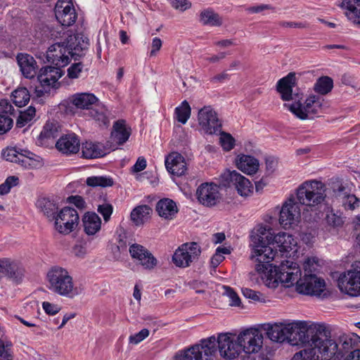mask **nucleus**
I'll return each instance as SVG.
<instances>
[{"label":"nucleus","instance_id":"32","mask_svg":"<svg viewBox=\"0 0 360 360\" xmlns=\"http://www.w3.org/2000/svg\"><path fill=\"white\" fill-rule=\"evenodd\" d=\"M334 192L335 197L342 203L346 210H353L359 207V199L354 195L350 194L345 187L340 186Z\"/></svg>","mask_w":360,"mask_h":360},{"label":"nucleus","instance_id":"18","mask_svg":"<svg viewBox=\"0 0 360 360\" xmlns=\"http://www.w3.org/2000/svg\"><path fill=\"white\" fill-rule=\"evenodd\" d=\"M25 269L20 264L9 258L0 259V280L6 276L15 283L22 280Z\"/></svg>","mask_w":360,"mask_h":360},{"label":"nucleus","instance_id":"23","mask_svg":"<svg viewBox=\"0 0 360 360\" xmlns=\"http://www.w3.org/2000/svg\"><path fill=\"white\" fill-rule=\"evenodd\" d=\"M165 167L169 173L177 176L184 175L187 170L184 157L177 152H172L166 157Z\"/></svg>","mask_w":360,"mask_h":360},{"label":"nucleus","instance_id":"27","mask_svg":"<svg viewBox=\"0 0 360 360\" xmlns=\"http://www.w3.org/2000/svg\"><path fill=\"white\" fill-rule=\"evenodd\" d=\"M131 129L127 127L125 121L117 120L113 124L110 141L116 146L122 145L129 139Z\"/></svg>","mask_w":360,"mask_h":360},{"label":"nucleus","instance_id":"40","mask_svg":"<svg viewBox=\"0 0 360 360\" xmlns=\"http://www.w3.org/2000/svg\"><path fill=\"white\" fill-rule=\"evenodd\" d=\"M200 21L203 25L211 26H220L222 24V20L218 13L212 9H207L200 13Z\"/></svg>","mask_w":360,"mask_h":360},{"label":"nucleus","instance_id":"16","mask_svg":"<svg viewBox=\"0 0 360 360\" xmlns=\"http://www.w3.org/2000/svg\"><path fill=\"white\" fill-rule=\"evenodd\" d=\"M299 204L292 196L283 204L280 211L279 222L285 229L290 228L299 222L301 216Z\"/></svg>","mask_w":360,"mask_h":360},{"label":"nucleus","instance_id":"55","mask_svg":"<svg viewBox=\"0 0 360 360\" xmlns=\"http://www.w3.org/2000/svg\"><path fill=\"white\" fill-rule=\"evenodd\" d=\"M83 65L81 63H77L72 64L68 69V76L71 79H76L79 77L80 73L82 71Z\"/></svg>","mask_w":360,"mask_h":360},{"label":"nucleus","instance_id":"47","mask_svg":"<svg viewBox=\"0 0 360 360\" xmlns=\"http://www.w3.org/2000/svg\"><path fill=\"white\" fill-rule=\"evenodd\" d=\"M223 295H225L229 298V304L231 306L239 307L241 302L237 293L229 286H223Z\"/></svg>","mask_w":360,"mask_h":360},{"label":"nucleus","instance_id":"13","mask_svg":"<svg viewBox=\"0 0 360 360\" xmlns=\"http://www.w3.org/2000/svg\"><path fill=\"white\" fill-rule=\"evenodd\" d=\"M53 220L56 230L60 233L67 235L77 228L79 217L76 210L65 207L56 214Z\"/></svg>","mask_w":360,"mask_h":360},{"label":"nucleus","instance_id":"44","mask_svg":"<svg viewBox=\"0 0 360 360\" xmlns=\"http://www.w3.org/2000/svg\"><path fill=\"white\" fill-rule=\"evenodd\" d=\"M86 183L89 186L91 187H109L112 186L114 184L113 179L109 176H89L86 179Z\"/></svg>","mask_w":360,"mask_h":360},{"label":"nucleus","instance_id":"12","mask_svg":"<svg viewBox=\"0 0 360 360\" xmlns=\"http://www.w3.org/2000/svg\"><path fill=\"white\" fill-rule=\"evenodd\" d=\"M200 254L201 248L197 243H186L176 250L172 257V261L176 266L186 268L197 262Z\"/></svg>","mask_w":360,"mask_h":360},{"label":"nucleus","instance_id":"8","mask_svg":"<svg viewBox=\"0 0 360 360\" xmlns=\"http://www.w3.org/2000/svg\"><path fill=\"white\" fill-rule=\"evenodd\" d=\"M325 106L323 98L316 95L309 96L304 103L298 101L292 104H284L285 108L300 120L313 118L315 115L322 112Z\"/></svg>","mask_w":360,"mask_h":360},{"label":"nucleus","instance_id":"34","mask_svg":"<svg viewBox=\"0 0 360 360\" xmlns=\"http://www.w3.org/2000/svg\"><path fill=\"white\" fill-rule=\"evenodd\" d=\"M84 231L88 236H94L101 230V219L95 212H87L83 217Z\"/></svg>","mask_w":360,"mask_h":360},{"label":"nucleus","instance_id":"2","mask_svg":"<svg viewBox=\"0 0 360 360\" xmlns=\"http://www.w3.org/2000/svg\"><path fill=\"white\" fill-rule=\"evenodd\" d=\"M217 343L220 355L225 359H233L240 354L237 338L235 339L231 333H220L217 338L211 336L202 339L200 344L186 350L182 360H211L212 356L217 352Z\"/></svg>","mask_w":360,"mask_h":360},{"label":"nucleus","instance_id":"5","mask_svg":"<svg viewBox=\"0 0 360 360\" xmlns=\"http://www.w3.org/2000/svg\"><path fill=\"white\" fill-rule=\"evenodd\" d=\"M343 356L337 342L320 332L312 338V347L295 353L292 360H341Z\"/></svg>","mask_w":360,"mask_h":360},{"label":"nucleus","instance_id":"43","mask_svg":"<svg viewBox=\"0 0 360 360\" xmlns=\"http://www.w3.org/2000/svg\"><path fill=\"white\" fill-rule=\"evenodd\" d=\"M107 113L108 110L103 107L91 108L89 110V116L95 120L99 125H109V120Z\"/></svg>","mask_w":360,"mask_h":360},{"label":"nucleus","instance_id":"46","mask_svg":"<svg viewBox=\"0 0 360 360\" xmlns=\"http://www.w3.org/2000/svg\"><path fill=\"white\" fill-rule=\"evenodd\" d=\"M36 110L34 107L30 106L24 111H21L16 121V126L19 128L23 127L30 122L35 116Z\"/></svg>","mask_w":360,"mask_h":360},{"label":"nucleus","instance_id":"21","mask_svg":"<svg viewBox=\"0 0 360 360\" xmlns=\"http://www.w3.org/2000/svg\"><path fill=\"white\" fill-rule=\"evenodd\" d=\"M129 252L131 257L137 259L146 269H153L158 264V261L153 254L141 245H131L129 248Z\"/></svg>","mask_w":360,"mask_h":360},{"label":"nucleus","instance_id":"6","mask_svg":"<svg viewBox=\"0 0 360 360\" xmlns=\"http://www.w3.org/2000/svg\"><path fill=\"white\" fill-rule=\"evenodd\" d=\"M46 278L49 288L53 292L69 298L79 295L72 277L65 269L58 266H53L47 272Z\"/></svg>","mask_w":360,"mask_h":360},{"label":"nucleus","instance_id":"30","mask_svg":"<svg viewBox=\"0 0 360 360\" xmlns=\"http://www.w3.org/2000/svg\"><path fill=\"white\" fill-rule=\"evenodd\" d=\"M295 84V73L290 72L286 77L279 79L277 82L276 89L281 95L283 101L293 100L292 88Z\"/></svg>","mask_w":360,"mask_h":360},{"label":"nucleus","instance_id":"11","mask_svg":"<svg viewBox=\"0 0 360 360\" xmlns=\"http://www.w3.org/2000/svg\"><path fill=\"white\" fill-rule=\"evenodd\" d=\"M237 340L240 347V352L248 354L258 353L263 345L262 332L256 328H249L239 333Z\"/></svg>","mask_w":360,"mask_h":360},{"label":"nucleus","instance_id":"63","mask_svg":"<svg viewBox=\"0 0 360 360\" xmlns=\"http://www.w3.org/2000/svg\"><path fill=\"white\" fill-rule=\"evenodd\" d=\"M340 341L342 342V349L345 352H348L349 349L353 348L354 342L350 337L342 336Z\"/></svg>","mask_w":360,"mask_h":360},{"label":"nucleus","instance_id":"53","mask_svg":"<svg viewBox=\"0 0 360 360\" xmlns=\"http://www.w3.org/2000/svg\"><path fill=\"white\" fill-rule=\"evenodd\" d=\"M326 219L328 224L333 227L341 226L344 224L343 219L333 212L328 214Z\"/></svg>","mask_w":360,"mask_h":360},{"label":"nucleus","instance_id":"59","mask_svg":"<svg viewBox=\"0 0 360 360\" xmlns=\"http://www.w3.org/2000/svg\"><path fill=\"white\" fill-rule=\"evenodd\" d=\"M68 200L70 203L75 205L77 207L82 209L85 206L84 199L79 195H72L68 197Z\"/></svg>","mask_w":360,"mask_h":360},{"label":"nucleus","instance_id":"26","mask_svg":"<svg viewBox=\"0 0 360 360\" xmlns=\"http://www.w3.org/2000/svg\"><path fill=\"white\" fill-rule=\"evenodd\" d=\"M17 60L23 76L28 79L34 78L37 72L38 65L34 58L27 53H19Z\"/></svg>","mask_w":360,"mask_h":360},{"label":"nucleus","instance_id":"49","mask_svg":"<svg viewBox=\"0 0 360 360\" xmlns=\"http://www.w3.org/2000/svg\"><path fill=\"white\" fill-rule=\"evenodd\" d=\"M234 139L231 134L226 133H222L220 137V143L222 148L226 150H231L234 146Z\"/></svg>","mask_w":360,"mask_h":360},{"label":"nucleus","instance_id":"19","mask_svg":"<svg viewBox=\"0 0 360 360\" xmlns=\"http://www.w3.org/2000/svg\"><path fill=\"white\" fill-rule=\"evenodd\" d=\"M198 122L203 130L210 134L220 131L221 124L217 113L210 107H204L198 112Z\"/></svg>","mask_w":360,"mask_h":360},{"label":"nucleus","instance_id":"36","mask_svg":"<svg viewBox=\"0 0 360 360\" xmlns=\"http://www.w3.org/2000/svg\"><path fill=\"white\" fill-rule=\"evenodd\" d=\"M82 157L86 159L98 158L105 155L102 145L91 141L82 143Z\"/></svg>","mask_w":360,"mask_h":360},{"label":"nucleus","instance_id":"24","mask_svg":"<svg viewBox=\"0 0 360 360\" xmlns=\"http://www.w3.org/2000/svg\"><path fill=\"white\" fill-rule=\"evenodd\" d=\"M60 131V126L57 121H47L38 137L39 143L45 146L53 144L55 139L59 136Z\"/></svg>","mask_w":360,"mask_h":360},{"label":"nucleus","instance_id":"20","mask_svg":"<svg viewBox=\"0 0 360 360\" xmlns=\"http://www.w3.org/2000/svg\"><path fill=\"white\" fill-rule=\"evenodd\" d=\"M199 202L207 207H212L217 204L219 199V187L213 183L201 184L196 191Z\"/></svg>","mask_w":360,"mask_h":360},{"label":"nucleus","instance_id":"48","mask_svg":"<svg viewBox=\"0 0 360 360\" xmlns=\"http://www.w3.org/2000/svg\"><path fill=\"white\" fill-rule=\"evenodd\" d=\"M11 346V342L5 343L3 340H0V360H12Z\"/></svg>","mask_w":360,"mask_h":360},{"label":"nucleus","instance_id":"39","mask_svg":"<svg viewBox=\"0 0 360 360\" xmlns=\"http://www.w3.org/2000/svg\"><path fill=\"white\" fill-rule=\"evenodd\" d=\"M37 205L47 217L53 220L58 212L57 205L49 198H42L39 199L37 202Z\"/></svg>","mask_w":360,"mask_h":360},{"label":"nucleus","instance_id":"33","mask_svg":"<svg viewBox=\"0 0 360 360\" xmlns=\"http://www.w3.org/2000/svg\"><path fill=\"white\" fill-rule=\"evenodd\" d=\"M237 167L243 172L252 175L259 169V163L257 159L247 155H242L236 160Z\"/></svg>","mask_w":360,"mask_h":360},{"label":"nucleus","instance_id":"60","mask_svg":"<svg viewBox=\"0 0 360 360\" xmlns=\"http://www.w3.org/2000/svg\"><path fill=\"white\" fill-rule=\"evenodd\" d=\"M146 160L143 157H139L135 165L132 167L131 171L133 172H139L146 167Z\"/></svg>","mask_w":360,"mask_h":360},{"label":"nucleus","instance_id":"38","mask_svg":"<svg viewBox=\"0 0 360 360\" xmlns=\"http://www.w3.org/2000/svg\"><path fill=\"white\" fill-rule=\"evenodd\" d=\"M152 209L146 205L136 207L131 212V219L136 226L142 225L150 216Z\"/></svg>","mask_w":360,"mask_h":360},{"label":"nucleus","instance_id":"62","mask_svg":"<svg viewBox=\"0 0 360 360\" xmlns=\"http://www.w3.org/2000/svg\"><path fill=\"white\" fill-rule=\"evenodd\" d=\"M72 252L76 257L82 258L86 254V249L82 244H76L73 247Z\"/></svg>","mask_w":360,"mask_h":360},{"label":"nucleus","instance_id":"64","mask_svg":"<svg viewBox=\"0 0 360 360\" xmlns=\"http://www.w3.org/2000/svg\"><path fill=\"white\" fill-rule=\"evenodd\" d=\"M62 34H65L63 26L60 25L56 28H53L50 30V37L52 39H57L62 37Z\"/></svg>","mask_w":360,"mask_h":360},{"label":"nucleus","instance_id":"15","mask_svg":"<svg viewBox=\"0 0 360 360\" xmlns=\"http://www.w3.org/2000/svg\"><path fill=\"white\" fill-rule=\"evenodd\" d=\"M2 156L6 160L18 163L27 169L34 168L40 165L39 161L34 158L36 155L26 150L7 148L2 151Z\"/></svg>","mask_w":360,"mask_h":360},{"label":"nucleus","instance_id":"25","mask_svg":"<svg viewBox=\"0 0 360 360\" xmlns=\"http://www.w3.org/2000/svg\"><path fill=\"white\" fill-rule=\"evenodd\" d=\"M79 140L75 134L63 136L56 143V148L66 155L77 153L79 150Z\"/></svg>","mask_w":360,"mask_h":360},{"label":"nucleus","instance_id":"9","mask_svg":"<svg viewBox=\"0 0 360 360\" xmlns=\"http://www.w3.org/2000/svg\"><path fill=\"white\" fill-rule=\"evenodd\" d=\"M304 324V321H284L265 324L264 329L271 340L276 342H283L287 340L290 343V340L295 330L303 327Z\"/></svg>","mask_w":360,"mask_h":360},{"label":"nucleus","instance_id":"54","mask_svg":"<svg viewBox=\"0 0 360 360\" xmlns=\"http://www.w3.org/2000/svg\"><path fill=\"white\" fill-rule=\"evenodd\" d=\"M149 335V330L146 328L142 329L139 333L130 335L129 340V342L134 345H137L139 342H141L142 340H143L145 338H146Z\"/></svg>","mask_w":360,"mask_h":360},{"label":"nucleus","instance_id":"22","mask_svg":"<svg viewBox=\"0 0 360 360\" xmlns=\"http://www.w3.org/2000/svg\"><path fill=\"white\" fill-rule=\"evenodd\" d=\"M225 177L229 181L228 184H231L236 187L240 195L247 197L252 193L253 186L250 180L238 172H229L225 174Z\"/></svg>","mask_w":360,"mask_h":360},{"label":"nucleus","instance_id":"45","mask_svg":"<svg viewBox=\"0 0 360 360\" xmlns=\"http://www.w3.org/2000/svg\"><path fill=\"white\" fill-rule=\"evenodd\" d=\"M191 107L186 101H184L181 105L176 108L175 115L178 122L186 124L191 116Z\"/></svg>","mask_w":360,"mask_h":360},{"label":"nucleus","instance_id":"50","mask_svg":"<svg viewBox=\"0 0 360 360\" xmlns=\"http://www.w3.org/2000/svg\"><path fill=\"white\" fill-rule=\"evenodd\" d=\"M13 121L10 116L0 115V135L7 133L13 127Z\"/></svg>","mask_w":360,"mask_h":360},{"label":"nucleus","instance_id":"10","mask_svg":"<svg viewBox=\"0 0 360 360\" xmlns=\"http://www.w3.org/2000/svg\"><path fill=\"white\" fill-rule=\"evenodd\" d=\"M338 285L341 292L350 296L360 295V261L353 263L349 270L340 274Z\"/></svg>","mask_w":360,"mask_h":360},{"label":"nucleus","instance_id":"29","mask_svg":"<svg viewBox=\"0 0 360 360\" xmlns=\"http://www.w3.org/2000/svg\"><path fill=\"white\" fill-rule=\"evenodd\" d=\"M305 327L306 323L304 322L303 327L300 328L295 330L290 340V344L291 345H309L311 347H312V338H314L315 336H318L321 329L319 328L316 333H314L311 329L304 330V329Z\"/></svg>","mask_w":360,"mask_h":360},{"label":"nucleus","instance_id":"61","mask_svg":"<svg viewBox=\"0 0 360 360\" xmlns=\"http://www.w3.org/2000/svg\"><path fill=\"white\" fill-rule=\"evenodd\" d=\"M242 292L243 295L247 298L251 299L255 301H257L259 300V292L255 290H253L250 288H243Z\"/></svg>","mask_w":360,"mask_h":360},{"label":"nucleus","instance_id":"31","mask_svg":"<svg viewBox=\"0 0 360 360\" xmlns=\"http://www.w3.org/2000/svg\"><path fill=\"white\" fill-rule=\"evenodd\" d=\"M341 7L349 21L360 25V0H343Z\"/></svg>","mask_w":360,"mask_h":360},{"label":"nucleus","instance_id":"58","mask_svg":"<svg viewBox=\"0 0 360 360\" xmlns=\"http://www.w3.org/2000/svg\"><path fill=\"white\" fill-rule=\"evenodd\" d=\"M162 45V40L158 37L153 39L151 44V51L150 52V56H156L157 53L160 50Z\"/></svg>","mask_w":360,"mask_h":360},{"label":"nucleus","instance_id":"28","mask_svg":"<svg viewBox=\"0 0 360 360\" xmlns=\"http://www.w3.org/2000/svg\"><path fill=\"white\" fill-rule=\"evenodd\" d=\"M155 210L161 218L166 220L175 218L179 211L176 202L169 198L160 200L156 204Z\"/></svg>","mask_w":360,"mask_h":360},{"label":"nucleus","instance_id":"3","mask_svg":"<svg viewBox=\"0 0 360 360\" xmlns=\"http://www.w3.org/2000/svg\"><path fill=\"white\" fill-rule=\"evenodd\" d=\"M274 235L273 230L266 226H259L251 235L250 258L255 263V271L264 281L269 271L274 270V266L270 262L274 259L276 251L267 245L271 244Z\"/></svg>","mask_w":360,"mask_h":360},{"label":"nucleus","instance_id":"57","mask_svg":"<svg viewBox=\"0 0 360 360\" xmlns=\"http://www.w3.org/2000/svg\"><path fill=\"white\" fill-rule=\"evenodd\" d=\"M42 307L45 312L49 315H55L60 310V307L57 304L50 303L49 302H44Z\"/></svg>","mask_w":360,"mask_h":360},{"label":"nucleus","instance_id":"4","mask_svg":"<svg viewBox=\"0 0 360 360\" xmlns=\"http://www.w3.org/2000/svg\"><path fill=\"white\" fill-rule=\"evenodd\" d=\"M89 45L88 38L82 34H68L65 41L49 46L46 51V59L56 66L63 68L69 64L70 57L77 60L83 56Z\"/></svg>","mask_w":360,"mask_h":360},{"label":"nucleus","instance_id":"7","mask_svg":"<svg viewBox=\"0 0 360 360\" xmlns=\"http://www.w3.org/2000/svg\"><path fill=\"white\" fill-rule=\"evenodd\" d=\"M296 195L300 204L308 207H316L325 200L326 187L321 181H307L297 188Z\"/></svg>","mask_w":360,"mask_h":360},{"label":"nucleus","instance_id":"42","mask_svg":"<svg viewBox=\"0 0 360 360\" xmlns=\"http://www.w3.org/2000/svg\"><path fill=\"white\" fill-rule=\"evenodd\" d=\"M12 98L15 105L22 107L30 101V95L25 87H18L12 93Z\"/></svg>","mask_w":360,"mask_h":360},{"label":"nucleus","instance_id":"14","mask_svg":"<svg viewBox=\"0 0 360 360\" xmlns=\"http://www.w3.org/2000/svg\"><path fill=\"white\" fill-rule=\"evenodd\" d=\"M63 72L60 67L46 66L42 68L37 76L39 82L43 89H36L37 96L41 97L45 92H48L51 88L57 89L59 86L58 79Z\"/></svg>","mask_w":360,"mask_h":360},{"label":"nucleus","instance_id":"51","mask_svg":"<svg viewBox=\"0 0 360 360\" xmlns=\"http://www.w3.org/2000/svg\"><path fill=\"white\" fill-rule=\"evenodd\" d=\"M112 206L109 203H103L98 206V212L103 216L105 222L108 221L112 213Z\"/></svg>","mask_w":360,"mask_h":360},{"label":"nucleus","instance_id":"17","mask_svg":"<svg viewBox=\"0 0 360 360\" xmlns=\"http://www.w3.org/2000/svg\"><path fill=\"white\" fill-rule=\"evenodd\" d=\"M55 15L63 27L72 25L76 20L77 13L72 2L69 0H58L55 6Z\"/></svg>","mask_w":360,"mask_h":360},{"label":"nucleus","instance_id":"35","mask_svg":"<svg viewBox=\"0 0 360 360\" xmlns=\"http://www.w3.org/2000/svg\"><path fill=\"white\" fill-rule=\"evenodd\" d=\"M271 244H276L281 252H290L297 244L292 235L285 232L275 233Z\"/></svg>","mask_w":360,"mask_h":360},{"label":"nucleus","instance_id":"37","mask_svg":"<svg viewBox=\"0 0 360 360\" xmlns=\"http://www.w3.org/2000/svg\"><path fill=\"white\" fill-rule=\"evenodd\" d=\"M98 101L97 98L89 93H79L72 96V103L78 108L90 110V106Z\"/></svg>","mask_w":360,"mask_h":360},{"label":"nucleus","instance_id":"52","mask_svg":"<svg viewBox=\"0 0 360 360\" xmlns=\"http://www.w3.org/2000/svg\"><path fill=\"white\" fill-rule=\"evenodd\" d=\"M14 108L11 103L6 99H1L0 101V115L10 116L13 115Z\"/></svg>","mask_w":360,"mask_h":360},{"label":"nucleus","instance_id":"1","mask_svg":"<svg viewBox=\"0 0 360 360\" xmlns=\"http://www.w3.org/2000/svg\"><path fill=\"white\" fill-rule=\"evenodd\" d=\"M316 263V258H307L304 263L305 275L301 278L299 266L287 260L278 266H274V270L270 269L264 282L268 288L273 289L277 288L279 283L288 288L296 283V290L300 294L324 297L326 295L325 281L311 274L316 270L314 265Z\"/></svg>","mask_w":360,"mask_h":360},{"label":"nucleus","instance_id":"56","mask_svg":"<svg viewBox=\"0 0 360 360\" xmlns=\"http://www.w3.org/2000/svg\"><path fill=\"white\" fill-rule=\"evenodd\" d=\"M172 7L176 10L184 11L191 6L187 0H169Z\"/></svg>","mask_w":360,"mask_h":360},{"label":"nucleus","instance_id":"41","mask_svg":"<svg viewBox=\"0 0 360 360\" xmlns=\"http://www.w3.org/2000/svg\"><path fill=\"white\" fill-rule=\"evenodd\" d=\"M333 87V79L328 76H323L316 80L314 86V90L321 95H326L331 91Z\"/></svg>","mask_w":360,"mask_h":360}]
</instances>
